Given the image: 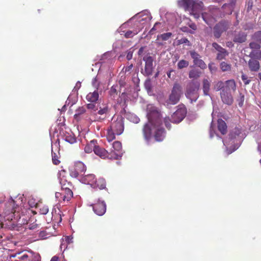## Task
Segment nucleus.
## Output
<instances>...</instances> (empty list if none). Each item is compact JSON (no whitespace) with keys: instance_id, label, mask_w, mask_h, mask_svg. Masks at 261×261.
Masks as SVG:
<instances>
[{"instance_id":"52","label":"nucleus","mask_w":261,"mask_h":261,"mask_svg":"<svg viewBox=\"0 0 261 261\" xmlns=\"http://www.w3.org/2000/svg\"><path fill=\"white\" fill-rule=\"evenodd\" d=\"M133 64H131L130 65L127 66H126V67H124L122 70L123 71V72H124L125 73H126L127 72H129L132 68H133Z\"/></svg>"},{"instance_id":"15","label":"nucleus","mask_w":261,"mask_h":261,"mask_svg":"<svg viewBox=\"0 0 261 261\" xmlns=\"http://www.w3.org/2000/svg\"><path fill=\"white\" fill-rule=\"evenodd\" d=\"M11 261H28L31 258L29 255L24 251L18 252L10 255Z\"/></svg>"},{"instance_id":"23","label":"nucleus","mask_w":261,"mask_h":261,"mask_svg":"<svg viewBox=\"0 0 261 261\" xmlns=\"http://www.w3.org/2000/svg\"><path fill=\"white\" fill-rule=\"evenodd\" d=\"M217 127L222 135H225L227 133V126L226 122L222 119H219L217 121Z\"/></svg>"},{"instance_id":"57","label":"nucleus","mask_w":261,"mask_h":261,"mask_svg":"<svg viewBox=\"0 0 261 261\" xmlns=\"http://www.w3.org/2000/svg\"><path fill=\"white\" fill-rule=\"evenodd\" d=\"M144 50V47L142 46L141 48H140V49L138 50V55L141 56L143 54Z\"/></svg>"},{"instance_id":"30","label":"nucleus","mask_w":261,"mask_h":261,"mask_svg":"<svg viewBox=\"0 0 261 261\" xmlns=\"http://www.w3.org/2000/svg\"><path fill=\"white\" fill-rule=\"evenodd\" d=\"M228 55V53L226 49L223 48L219 51L217 55L216 59L218 60H222L225 59L226 57Z\"/></svg>"},{"instance_id":"12","label":"nucleus","mask_w":261,"mask_h":261,"mask_svg":"<svg viewBox=\"0 0 261 261\" xmlns=\"http://www.w3.org/2000/svg\"><path fill=\"white\" fill-rule=\"evenodd\" d=\"M187 114V110L185 107L179 108L171 116L172 122L178 123L185 117Z\"/></svg>"},{"instance_id":"38","label":"nucleus","mask_w":261,"mask_h":261,"mask_svg":"<svg viewBox=\"0 0 261 261\" xmlns=\"http://www.w3.org/2000/svg\"><path fill=\"white\" fill-rule=\"evenodd\" d=\"M28 261H41V256L38 253H31V258Z\"/></svg>"},{"instance_id":"46","label":"nucleus","mask_w":261,"mask_h":261,"mask_svg":"<svg viewBox=\"0 0 261 261\" xmlns=\"http://www.w3.org/2000/svg\"><path fill=\"white\" fill-rule=\"evenodd\" d=\"M170 122H172V119H170L169 117H166L164 118V123H165V126L169 129H170L171 126L170 123Z\"/></svg>"},{"instance_id":"45","label":"nucleus","mask_w":261,"mask_h":261,"mask_svg":"<svg viewBox=\"0 0 261 261\" xmlns=\"http://www.w3.org/2000/svg\"><path fill=\"white\" fill-rule=\"evenodd\" d=\"M250 47L254 50L259 49L260 48V45L256 42H252L249 43Z\"/></svg>"},{"instance_id":"16","label":"nucleus","mask_w":261,"mask_h":261,"mask_svg":"<svg viewBox=\"0 0 261 261\" xmlns=\"http://www.w3.org/2000/svg\"><path fill=\"white\" fill-rule=\"evenodd\" d=\"M143 61L145 62L144 68V74L146 75H150L153 71V59L150 56L143 57Z\"/></svg>"},{"instance_id":"64","label":"nucleus","mask_w":261,"mask_h":261,"mask_svg":"<svg viewBox=\"0 0 261 261\" xmlns=\"http://www.w3.org/2000/svg\"><path fill=\"white\" fill-rule=\"evenodd\" d=\"M258 78L259 79L260 81H261V73H259L258 74Z\"/></svg>"},{"instance_id":"34","label":"nucleus","mask_w":261,"mask_h":261,"mask_svg":"<svg viewBox=\"0 0 261 261\" xmlns=\"http://www.w3.org/2000/svg\"><path fill=\"white\" fill-rule=\"evenodd\" d=\"M85 112L86 109L84 107H80L75 111V113L74 115V119L78 120L79 116L81 115L84 114Z\"/></svg>"},{"instance_id":"31","label":"nucleus","mask_w":261,"mask_h":261,"mask_svg":"<svg viewBox=\"0 0 261 261\" xmlns=\"http://www.w3.org/2000/svg\"><path fill=\"white\" fill-rule=\"evenodd\" d=\"M65 140L70 144H73L76 141L75 137L72 134H66L65 135Z\"/></svg>"},{"instance_id":"42","label":"nucleus","mask_w":261,"mask_h":261,"mask_svg":"<svg viewBox=\"0 0 261 261\" xmlns=\"http://www.w3.org/2000/svg\"><path fill=\"white\" fill-rule=\"evenodd\" d=\"M109 112L108 107L107 106H104L103 108L100 107L99 110L98 111L97 114L100 115L106 114Z\"/></svg>"},{"instance_id":"55","label":"nucleus","mask_w":261,"mask_h":261,"mask_svg":"<svg viewBox=\"0 0 261 261\" xmlns=\"http://www.w3.org/2000/svg\"><path fill=\"white\" fill-rule=\"evenodd\" d=\"M159 24H160V23H159V22H156V23L154 24V25L153 27V28L150 30V33H151V34H153L154 32L156 30V28H155L156 26H157V25H159Z\"/></svg>"},{"instance_id":"39","label":"nucleus","mask_w":261,"mask_h":261,"mask_svg":"<svg viewBox=\"0 0 261 261\" xmlns=\"http://www.w3.org/2000/svg\"><path fill=\"white\" fill-rule=\"evenodd\" d=\"M252 39L261 43V31H258L255 33L252 36Z\"/></svg>"},{"instance_id":"61","label":"nucleus","mask_w":261,"mask_h":261,"mask_svg":"<svg viewBox=\"0 0 261 261\" xmlns=\"http://www.w3.org/2000/svg\"><path fill=\"white\" fill-rule=\"evenodd\" d=\"M173 70H171L169 71V72H168L167 73V76H168V77L169 78H171V72H173Z\"/></svg>"},{"instance_id":"51","label":"nucleus","mask_w":261,"mask_h":261,"mask_svg":"<svg viewBox=\"0 0 261 261\" xmlns=\"http://www.w3.org/2000/svg\"><path fill=\"white\" fill-rule=\"evenodd\" d=\"M116 87L117 86H113L111 88L110 90L109 91L111 95H114L117 94Z\"/></svg>"},{"instance_id":"3","label":"nucleus","mask_w":261,"mask_h":261,"mask_svg":"<svg viewBox=\"0 0 261 261\" xmlns=\"http://www.w3.org/2000/svg\"><path fill=\"white\" fill-rule=\"evenodd\" d=\"M124 129V118L121 115H114L108 128L107 139L109 142L115 139L116 135H120Z\"/></svg>"},{"instance_id":"24","label":"nucleus","mask_w":261,"mask_h":261,"mask_svg":"<svg viewBox=\"0 0 261 261\" xmlns=\"http://www.w3.org/2000/svg\"><path fill=\"white\" fill-rule=\"evenodd\" d=\"M247 39V34L244 32H239L233 38V41L236 43H242L245 42Z\"/></svg>"},{"instance_id":"37","label":"nucleus","mask_w":261,"mask_h":261,"mask_svg":"<svg viewBox=\"0 0 261 261\" xmlns=\"http://www.w3.org/2000/svg\"><path fill=\"white\" fill-rule=\"evenodd\" d=\"M250 57L256 58L258 59H261V51L259 49L253 50L250 53Z\"/></svg>"},{"instance_id":"32","label":"nucleus","mask_w":261,"mask_h":261,"mask_svg":"<svg viewBox=\"0 0 261 261\" xmlns=\"http://www.w3.org/2000/svg\"><path fill=\"white\" fill-rule=\"evenodd\" d=\"M37 207L39 209V212L42 215H46L48 212V207L47 205L41 204H37Z\"/></svg>"},{"instance_id":"1","label":"nucleus","mask_w":261,"mask_h":261,"mask_svg":"<svg viewBox=\"0 0 261 261\" xmlns=\"http://www.w3.org/2000/svg\"><path fill=\"white\" fill-rule=\"evenodd\" d=\"M148 122L142 127L144 140L148 143L153 137L156 142L163 141L166 137V131L162 126V119L161 113L152 107L147 114Z\"/></svg>"},{"instance_id":"18","label":"nucleus","mask_w":261,"mask_h":261,"mask_svg":"<svg viewBox=\"0 0 261 261\" xmlns=\"http://www.w3.org/2000/svg\"><path fill=\"white\" fill-rule=\"evenodd\" d=\"M96 178H95V176L93 174L85 175L83 176L81 178V180L83 183L85 184L89 185L93 188L96 185Z\"/></svg>"},{"instance_id":"26","label":"nucleus","mask_w":261,"mask_h":261,"mask_svg":"<svg viewBox=\"0 0 261 261\" xmlns=\"http://www.w3.org/2000/svg\"><path fill=\"white\" fill-rule=\"evenodd\" d=\"M201 73V71L199 69H193L189 71V77L190 79H197L200 76Z\"/></svg>"},{"instance_id":"54","label":"nucleus","mask_w":261,"mask_h":261,"mask_svg":"<svg viewBox=\"0 0 261 261\" xmlns=\"http://www.w3.org/2000/svg\"><path fill=\"white\" fill-rule=\"evenodd\" d=\"M208 68L211 72H213V71H215L216 68L215 66H214V64L211 63L208 64Z\"/></svg>"},{"instance_id":"20","label":"nucleus","mask_w":261,"mask_h":261,"mask_svg":"<svg viewBox=\"0 0 261 261\" xmlns=\"http://www.w3.org/2000/svg\"><path fill=\"white\" fill-rule=\"evenodd\" d=\"M84 139L86 140V143L84 148V151L86 153H91L95 148L96 145L97 144V141L96 140H92L88 142L85 138Z\"/></svg>"},{"instance_id":"47","label":"nucleus","mask_w":261,"mask_h":261,"mask_svg":"<svg viewBox=\"0 0 261 261\" xmlns=\"http://www.w3.org/2000/svg\"><path fill=\"white\" fill-rule=\"evenodd\" d=\"M212 45V47L215 48L218 52L220 51L224 48L216 42H213Z\"/></svg>"},{"instance_id":"17","label":"nucleus","mask_w":261,"mask_h":261,"mask_svg":"<svg viewBox=\"0 0 261 261\" xmlns=\"http://www.w3.org/2000/svg\"><path fill=\"white\" fill-rule=\"evenodd\" d=\"M94 153L102 159H109L110 152H108L105 148L96 145L94 150Z\"/></svg>"},{"instance_id":"9","label":"nucleus","mask_w":261,"mask_h":261,"mask_svg":"<svg viewBox=\"0 0 261 261\" xmlns=\"http://www.w3.org/2000/svg\"><path fill=\"white\" fill-rule=\"evenodd\" d=\"M72 197L73 192L69 188H61L60 192L56 193V198L63 204L68 203Z\"/></svg>"},{"instance_id":"11","label":"nucleus","mask_w":261,"mask_h":261,"mask_svg":"<svg viewBox=\"0 0 261 261\" xmlns=\"http://www.w3.org/2000/svg\"><path fill=\"white\" fill-rule=\"evenodd\" d=\"M113 149L110 152L109 159L111 160H119L123 154L121 143L119 141H115L113 143Z\"/></svg>"},{"instance_id":"36","label":"nucleus","mask_w":261,"mask_h":261,"mask_svg":"<svg viewBox=\"0 0 261 261\" xmlns=\"http://www.w3.org/2000/svg\"><path fill=\"white\" fill-rule=\"evenodd\" d=\"M172 36V34L170 32L162 34L158 36V39H161L163 41H167L168 40L171 36Z\"/></svg>"},{"instance_id":"49","label":"nucleus","mask_w":261,"mask_h":261,"mask_svg":"<svg viewBox=\"0 0 261 261\" xmlns=\"http://www.w3.org/2000/svg\"><path fill=\"white\" fill-rule=\"evenodd\" d=\"M187 44L188 45H190V41L186 38H182L181 39L178 40V44Z\"/></svg>"},{"instance_id":"21","label":"nucleus","mask_w":261,"mask_h":261,"mask_svg":"<svg viewBox=\"0 0 261 261\" xmlns=\"http://www.w3.org/2000/svg\"><path fill=\"white\" fill-rule=\"evenodd\" d=\"M223 90L230 92H234L236 90V83L234 80H229L225 82V86Z\"/></svg>"},{"instance_id":"25","label":"nucleus","mask_w":261,"mask_h":261,"mask_svg":"<svg viewBox=\"0 0 261 261\" xmlns=\"http://www.w3.org/2000/svg\"><path fill=\"white\" fill-rule=\"evenodd\" d=\"M99 97V94L97 90H95L93 92L89 93L86 96L88 101L91 102H96Z\"/></svg>"},{"instance_id":"22","label":"nucleus","mask_w":261,"mask_h":261,"mask_svg":"<svg viewBox=\"0 0 261 261\" xmlns=\"http://www.w3.org/2000/svg\"><path fill=\"white\" fill-rule=\"evenodd\" d=\"M248 66L251 71H258L260 68L259 62L255 59H250L248 61Z\"/></svg>"},{"instance_id":"59","label":"nucleus","mask_w":261,"mask_h":261,"mask_svg":"<svg viewBox=\"0 0 261 261\" xmlns=\"http://www.w3.org/2000/svg\"><path fill=\"white\" fill-rule=\"evenodd\" d=\"M190 27L194 30H196L197 29V27L195 24L192 23L190 25Z\"/></svg>"},{"instance_id":"63","label":"nucleus","mask_w":261,"mask_h":261,"mask_svg":"<svg viewBox=\"0 0 261 261\" xmlns=\"http://www.w3.org/2000/svg\"><path fill=\"white\" fill-rule=\"evenodd\" d=\"M201 15H202V18H203V20H204V21L206 23H207V21L206 20V19H205V17H204V14H203V13H202V14H201Z\"/></svg>"},{"instance_id":"27","label":"nucleus","mask_w":261,"mask_h":261,"mask_svg":"<svg viewBox=\"0 0 261 261\" xmlns=\"http://www.w3.org/2000/svg\"><path fill=\"white\" fill-rule=\"evenodd\" d=\"M210 82L207 79L202 81V89L204 95H208L210 90Z\"/></svg>"},{"instance_id":"56","label":"nucleus","mask_w":261,"mask_h":261,"mask_svg":"<svg viewBox=\"0 0 261 261\" xmlns=\"http://www.w3.org/2000/svg\"><path fill=\"white\" fill-rule=\"evenodd\" d=\"M132 57H133V53L131 51L128 52L127 54V55H126V59L128 60H130V59H132Z\"/></svg>"},{"instance_id":"10","label":"nucleus","mask_w":261,"mask_h":261,"mask_svg":"<svg viewBox=\"0 0 261 261\" xmlns=\"http://www.w3.org/2000/svg\"><path fill=\"white\" fill-rule=\"evenodd\" d=\"M86 170L85 165L81 162H77L69 169V174L72 177L76 178L83 176Z\"/></svg>"},{"instance_id":"62","label":"nucleus","mask_w":261,"mask_h":261,"mask_svg":"<svg viewBox=\"0 0 261 261\" xmlns=\"http://www.w3.org/2000/svg\"><path fill=\"white\" fill-rule=\"evenodd\" d=\"M218 85H219V87L221 89L222 86L223 85V83L222 82L220 81L218 82Z\"/></svg>"},{"instance_id":"60","label":"nucleus","mask_w":261,"mask_h":261,"mask_svg":"<svg viewBox=\"0 0 261 261\" xmlns=\"http://www.w3.org/2000/svg\"><path fill=\"white\" fill-rule=\"evenodd\" d=\"M58 259H59V258H58V256H53V257L51 258V259L50 261H58Z\"/></svg>"},{"instance_id":"8","label":"nucleus","mask_w":261,"mask_h":261,"mask_svg":"<svg viewBox=\"0 0 261 261\" xmlns=\"http://www.w3.org/2000/svg\"><path fill=\"white\" fill-rule=\"evenodd\" d=\"M182 94L181 86L178 83L174 84L171 92L169 95L167 102L170 105H175L180 100Z\"/></svg>"},{"instance_id":"19","label":"nucleus","mask_w":261,"mask_h":261,"mask_svg":"<svg viewBox=\"0 0 261 261\" xmlns=\"http://www.w3.org/2000/svg\"><path fill=\"white\" fill-rule=\"evenodd\" d=\"M221 98L223 103L228 105H231L233 101L231 93L227 92L225 90H222Z\"/></svg>"},{"instance_id":"53","label":"nucleus","mask_w":261,"mask_h":261,"mask_svg":"<svg viewBox=\"0 0 261 261\" xmlns=\"http://www.w3.org/2000/svg\"><path fill=\"white\" fill-rule=\"evenodd\" d=\"M37 227H38V224H36V223L30 224L28 225V228L31 230L35 229L37 228Z\"/></svg>"},{"instance_id":"48","label":"nucleus","mask_w":261,"mask_h":261,"mask_svg":"<svg viewBox=\"0 0 261 261\" xmlns=\"http://www.w3.org/2000/svg\"><path fill=\"white\" fill-rule=\"evenodd\" d=\"M39 237L42 239H45L49 237V234L46 233L45 231H41L39 232Z\"/></svg>"},{"instance_id":"14","label":"nucleus","mask_w":261,"mask_h":261,"mask_svg":"<svg viewBox=\"0 0 261 261\" xmlns=\"http://www.w3.org/2000/svg\"><path fill=\"white\" fill-rule=\"evenodd\" d=\"M92 206L94 213L98 216H102L106 212V204L103 201L98 200Z\"/></svg>"},{"instance_id":"13","label":"nucleus","mask_w":261,"mask_h":261,"mask_svg":"<svg viewBox=\"0 0 261 261\" xmlns=\"http://www.w3.org/2000/svg\"><path fill=\"white\" fill-rule=\"evenodd\" d=\"M191 58L193 60L194 65L199 67L201 69H205L207 66L205 62L201 59L200 55L195 50L189 51Z\"/></svg>"},{"instance_id":"50","label":"nucleus","mask_w":261,"mask_h":261,"mask_svg":"<svg viewBox=\"0 0 261 261\" xmlns=\"http://www.w3.org/2000/svg\"><path fill=\"white\" fill-rule=\"evenodd\" d=\"M87 108L88 109L93 110L94 111L98 110L97 107H96V106L95 104L92 103L87 104Z\"/></svg>"},{"instance_id":"2","label":"nucleus","mask_w":261,"mask_h":261,"mask_svg":"<svg viewBox=\"0 0 261 261\" xmlns=\"http://www.w3.org/2000/svg\"><path fill=\"white\" fill-rule=\"evenodd\" d=\"M14 200L10 199L6 204V209L3 212L4 221L3 225H5L9 228H13L17 225H22L27 222L23 218L24 216H20L18 212L16 211L17 207L15 206Z\"/></svg>"},{"instance_id":"35","label":"nucleus","mask_w":261,"mask_h":261,"mask_svg":"<svg viewBox=\"0 0 261 261\" xmlns=\"http://www.w3.org/2000/svg\"><path fill=\"white\" fill-rule=\"evenodd\" d=\"M189 64V63L188 61L185 60H181L177 63V68L179 69H181L187 67Z\"/></svg>"},{"instance_id":"41","label":"nucleus","mask_w":261,"mask_h":261,"mask_svg":"<svg viewBox=\"0 0 261 261\" xmlns=\"http://www.w3.org/2000/svg\"><path fill=\"white\" fill-rule=\"evenodd\" d=\"M241 79L245 85L249 84L251 82L250 79L248 77V76L243 73L242 74Z\"/></svg>"},{"instance_id":"40","label":"nucleus","mask_w":261,"mask_h":261,"mask_svg":"<svg viewBox=\"0 0 261 261\" xmlns=\"http://www.w3.org/2000/svg\"><path fill=\"white\" fill-rule=\"evenodd\" d=\"M245 97L244 95L242 94V93H240L239 96L238 97V98L237 99V101L238 102V105L240 107H242L244 102Z\"/></svg>"},{"instance_id":"7","label":"nucleus","mask_w":261,"mask_h":261,"mask_svg":"<svg viewBox=\"0 0 261 261\" xmlns=\"http://www.w3.org/2000/svg\"><path fill=\"white\" fill-rule=\"evenodd\" d=\"M230 25V22L226 20H222L216 23L213 28V35L215 38H220L222 34L229 29Z\"/></svg>"},{"instance_id":"29","label":"nucleus","mask_w":261,"mask_h":261,"mask_svg":"<svg viewBox=\"0 0 261 261\" xmlns=\"http://www.w3.org/2000/svg\"><path fill=\"white\" fill-rule=\"evenodd\" d=\"M95 184L96 185L93 187V188H98L101 190L105 189L106 186V181L103 178L96 179Z\"/></svg>"},{"instance_id":"5","label":"nucleus","mask_w":261,"mask_h":261,"mask_svg":"<svg viewBox=\"0 0 261 261\" xmlns=\"http://www.w3.org/2000/svg\"><path fill=\"white\" fill-rule=\"evenodd\" d=\"M200 84L199 82L191 81L187 85L185 95L191 100V102H195L199 97L198 90Z\"/></svg>"},{"instance_id":"44","label":"nucleus","mask_w":261,"mask_h":261,"mask_svg":"<svg viewBox=\"0 0 261 261\" xmlns=\"http://www.w3.org/2000/svg\"><path fill=\"white\" fill-rule=\"evenodd\" d=\"M52 161L53 164L56 165H59L60 163V161L56 153H52Z\"/></svg>"},{"instance_id":"58","label":"nucleus","mask_w":261,"mask_h":261,"mask_svg":"<svg viewBox=\"0 0 261 261\" xmlns=\"http://www.w3.org/2000/svg\"><path fill=\"white\" fill-rule=\"evenodd\" d=\"M226 46L228 47H232L233 46V44L231 41H228L226 42Z\"/></svg>"},{"instance_id":"33","label":"nucleus","mask_w":261,"mask_h":261,"mask_svg":"<svg viewBox=\"0 0 261 261\" xmlns=\"http://www.w3.org/2000/svg\"><path fill=\"white\" fill-rule=\"evenodd\" d=\"M220 68L222 71H229L231 70V65L225 62H222L220 65Z\"/></svg>"},{"instance_id":"28","label":"nucleus","mask_w":261,"mask_h":261,"mask_svg":"<svg viewBox=\"0 0 261 261\" xmlns=\"http://www.w3.org/2000/svg\"><path fill=\"white\" fill-rule=\"evenodd\" d=\"M60 183L62 185V188H69L71 189L73 188V186L70 181H68L66 178L61 177L60 179Z\"/></svg>"},{"instance_id":"4","label":"nucleus","mask_w":261,"mask_h":261,"mask_svg":"<svg viewBox=\"0 0 261 261\" xmlns=\"http://www.w3.org/2000/svg\"><path fill=\"white\" fill-rule=\"evenodd\" d=\"M179 4L184 8L186 11H191V15H193L195 18L200 17L201 12L203 10V4L198 0H181Z\"/></svg>"},{"instance_id":"43","label":"nucleus","mask_w":261,"mask_h":261,"mask_svg":"<svg viewBox=\"0 0 261 261\" xmlns=\"http://www.w3.org/2000/svg\"><path fill=\"white\" fill-rule=\"evenodd\" d=\"M92 83L93 86L96 90H98V89L99 88V86H100V82L98 81V77L96 76L94 79H93Z\"/></svg>"},{"instance_id":"6","label":"nucleus","mask_w":261,"mask_h":261,"mask_svg":"<svg viewBox=\"0 0 261 261\" xmlns=\"http://www.w3.org/2000/svg\"><path fill=\"white\" fill-rule=\"evenodd\" d=\"M138 19L137 23L140 24L139 28L137 30L132 31H127L124 36L126 38H131L134 35L137 34L141 30V28H143L142 24L150 20V16L148 14H143L142 13H139L135 16Z\"/></svg>"}]
</instances>
